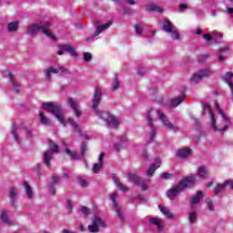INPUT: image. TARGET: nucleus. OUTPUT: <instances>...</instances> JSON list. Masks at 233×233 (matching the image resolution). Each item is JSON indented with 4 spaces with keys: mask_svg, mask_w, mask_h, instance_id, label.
Instances as JSON below:
<instances>
[{
    "mask_svg": "<svg viewBox=\"0 0 233 233\" xmlns=\"http://www.w3.org/2000/svg\"><path fill=\"white\" fill-rule=\"evenodd\" d=\"M103 159H105V154L104 153H101L99 155V164L100 165H103Z\"/></svg>",
    "mask_w": 233,
    "mask_h": 233,
    "instance_id": "680f3d73",
    "label": "nucleus"
},
{
    "mask_svg": "<svg viewBox=\"0 0 233 233\" xmlns=\"http://www.w3.org/2000/svg\"><path fill=\"white\" fill-rule=\"evenodd\" d=\"M77 181L82 188H86V187H88V182L85 178H83V177H78Z\"/></svg>",
    "mask_w": 233,
    "mask_h": 233,
    "instance_id": "58836bf2",
    "label": "nucleus"
},
{
    "mask_svg": "<svg viewBox=\"0 0 233 233\" xmlns=\"http://www.w3.org/2000/svg\"><path fill=\"white\" fill-rule=\"evenodd\" d=\"M67 210L68 212H72V209L74 208V206L72 205V200H67Z\"/></svg>",
    "mask_w": 233,
    "mask_h": 233,
    "instance_id": "4d7b16f0",
    "label": "nucleus"
},
{
    "mask_svg": "<svg viewBox=\"0 0 233 233\" xmlns=\"http://www.w3.org/2000/svg\"><path fill=\"white\" fill-rule=\"evenodd\" d=\"M95 26H96V30L95 31L93 37H97L101 32H105V30H107L109 26H112V21H109L106 24L97 25V22H96Z\"/></svg>",
    "mask_w": 233,
    "mask_h": 233,
    "instance_id": "ddd939ff",
    "label": "nucleus"
},
{
    "mask_svg": "<svg viewBox=\"0 0 233 233\" xmlns=\"http://www.w3.org/2000/svg\"><path fill=\"white\" fill-rule=\"evenodd\" d=\"M161 167V158H157L154 164H151L149 168L147 171V175L149 177H152L154 176V173L157 168Z\"/></svg>",
    "mask_w": 233,
    "mask_h": 233,
    "instance_id": "4468645a",
    "label": "nucleus"
},
{
    "mask_svg": "<svg viewBox=\"0 0 233 233\" xmlns=\"http://www.w3.org/2000/svg\"><path fill=\"white\" fill-rule=\"evenodd\" d=\"M39 117H40V122L43 125H46V127H48V125H50V120H48V117L45 116V113L39 112Z\"/></svg>",
    "mask_w": 233,
    "mask_h": 233,
    "instance_id": "2f4dec72",
    "label": "nucleus"
},
{
    "mask_svg": "<svg viewBox=\"0 0 233 233\" xmlns=\"http://www.w3.org/2000/svg\"><path fill=\"white\" fill-rule=\"evenodd\" d=\"M158 208H159L160 212H162L166 216V218H167L168 219H174V214L172 212H170V210H168V208H167L161 205L158 206Z\"/></svg>",
    "mask_w": 233,
    "mask_h": 233,
    "instance_id": "a878e982",
    "label": "nucleus"
},
{
    "mask_svg": "<svg viewBox=\"0 0 233 233\" xmlns=\"http://www.w3.org/2000/svg\"><path fill=\"white\" fill-rule=\"evenodd\" d=\"M49 148L52 150V152H56V154L59 152V146L56 144L54 141L49 140Z\"/></svg>",
    "mask_w": 233,
    "mask_h": 233,
    "instance_id": "72a5a7b5",
    "label": "nucleus"
},
{
    "mask_svg": "<svg viewBox=\"0 0 233 233\" xmlns=\"http://www.w3.org/2000/svg\"><path fill=\"white\" fill-rule=\"evenodd\" d=\"M227 185H230L232 190H233V183H230V181L226 180L223 184H218L213 190V194L215 196H218V194H220V192H223L225 188H227Z\"/></svg>",
    "mask_w": 233,
    "mask_h": 233,
    "instance_id": "2eb2a0df",
    "label": "nucleus"
},
{
    "mask_svg": "<svg viewBox=\"0 0 233 233\" xmlns=\"http://www.w3.org/2000/svg\"><path fill=\"white\" fill-rule=\"evenodd\" d=\"M206 108L208 110V114L210 116L211 127L213 130H218V132L223 133L228 129V127H230V118L225 115L223 109L219 107V104H216L217 112L218 116H221L222 117V123L218 124V126H216V117L214 116V112L212 111V108H210V106H206Z\"/></svg>",
    "mask_w": 233,
    "mask_h": 233,
    "instance_id": "f03ea898",
    "label": "nucleus"
},
{
    "mask_svg": "<svg viewBox=\"0 0 233 233\" xmlns=\"http://www.w3.org/2000/svg\"><path fill=\"white\" fill-rule=\"evenodd\" d=\"M23 187L25 189L27 198H29V199H32V198H34V191L32 190V187H30V185H28V182L26 181L23 182Z\"/></svg>",
    "mask_w": 233,
    "mask_h": 233,
    "instance_id": "cd10ccee",
    "label": "nucleus"
},
{
    "mask_svg": "<svg viewBox=\"0 0 233 233\" xmlns=\"http://www.w3.org/2000/svg\"><path fill=\"white\" fill-rule=\"evenodd\" d=\"M224 50H228V47H226L224 49H220L218 53V61H220L221 63H223V61H225V56H223V51Z\"/></svg>",
    "mask_w": 233,
    "mask_h": 233,
    "instance_id": "79ce46f5",
    "label": "nucleus"
},
{
    "mask_svg": "<svg viewBox=\"0 0 233 233\" xmlns=\"http://www.w3.org/2000/svg\"><path fill=\"white\" fill-rule=\"evenodd\" d=\"M143 157H145L146 159H148V153L147 151H144L142 154Z\"/></svg>",
    "mask_w": 233,
    "mask_h": 233,
    "instance_id": "0e129e2a",
    "label": "nucleus"
},
{
    "mask_svg": "<svg viewBox=\"0 0 233 233\" xmlns=\"http://www.w3.org/2000/svg\"><path fill=\"white\" fill-rule=\"evenodd\" d=\"M128 5H136V1L134 0H126Z\"/></svg>",
    "mask_w": 233,
    "mask_h": 233,
    "instance_id": "69168bd1",
    "label": "nucleus"
},
{
    "mask_svg": "<svg viewBox=\"0 0 233 233\" xmlns=\"http://www.w3.org/2000/svg\"><path fill=\"white\" fill-rule=\"evenodd\" d=\"M203 191H197V194L194 195L189 201L191 207H194V205H198V203H199V201L203 199Z\"/></svg>",
    "mask_w": 233,
    "mask_h": 233,
    "instance_id": "aec40b11",
    "label": "nucleus"
},
{
    "mask_svg": "<svg viewBox=\"0 0 233 233\" xmlns=\"http://www.w3.org/2000/svg\"><path fill=\"white\" fill-rule=\"evenodd\" d=\"M106 123L111 127V128H117V127H119V120L114 115L108 116Z\"/></svg>",
    "mask_w": 233,
    "mask_h": 233,
    "instance_id": "f3484780",
    "label": "nucleus"
},
{
    "mask_svg": "<svg viewBox=\"0 0 233 233\" xmlns=\"http://www.w3.org/2000/svg\"><path fill=\"white\" fill-rule=\"evenodd\" d=\"M17 26H19V23L11 22L7 25V30L8 32H15V30H17Z\"/></svg>",
    "mask_w": 233,
    "mask_h": 233,
    "instance_id": "473e14b6",
    "label": "nucleus"
},
{
    "mask_svg": "<svg viewBox=\"0 0 233 233\" xmlns=\"http://www.w3.org/2000/svg\"><path fill=\"white\" fill-rule=\"evenodd\" d=\"M205 61H207V56L202 55L198 57V63H205Z\"/></svg>",
    "mask_w": 233,
    "mask_h": 233,
    "instance_id": "bf43d9fd",
    "label": "nucleus"
},
{
    "mask_svg": "<svg viewBox=\"0 0 233 233\" xmlns=\"http://www.w3.org/2000/svg\"><path fill=\"white\" fill-rule=\"evenodd\" d=\"M194 183H196V177H185L178 182L177 185L167 190L166 196L168 198V199L174 200L177 196H179L180 192H183V190L188 187V185H194Z\"/></svg>",
    "mask_w": 233,
    "mask_h": 233,
    "instance_id": "7ed1b4c3",
    "label": "nucleus"
},
{
    "mask_svg": "<svg viewBox=\"0 0 233 233\" xmlns=\"http://www.w3.org/2000/svg\"><path fill=\"white\" fill-rule=\"evenodd\" d=\"M51 26L52 25L50 24V22H46L45 25L33 24L28 26L27 34H29V35H34L37 32H41L44 35H46L47 37H50L51 39L56 41L57 37L56 36V35L52 34V31H50Z\"/></svg>",
    "mask_w": 233,
    "mask_h": 233,
    "instance_id": "20e7f679",
    "label": "nucleus"
},
{
    "mask_svg": "<svg viewBox=\"0 0 233 233\" xmlns=\"http://www.w3.org/2000/svg\"><path fill=\"white\" fill-rule=\"evenodd\" d=\"M7 76L12 83L13 90H15V92L16 94H19L20 86H19V83H17V81H15V76H14V74H12L10 72L7 74Z\"/></svg>",
    "mask_w": 233,
    "mask_h": 233,
    "instance_id": "4be33fe9",
    "label": "nucleus"
},
{
    "mask_svg": "<svg viewBox=\"0 0 233 233\" xmlns=\"http://www.w3.org/2000/svg\"><path fill=\"white\" fill-rule=\"evenodd\" d=\"M42 108L44 110H46V112H49L50 114H53L55 117H56L57 121L61 123V125H64V127H66V123H69L75 130L78 134H81V129H79V126L77 125V122H76L72 118H68L67 120H65V115H63V110L61 109V106L56 105L52 102H46L42 104Z\"/></svg>",
    "mask_w": 233,
    "mask_h": 233,
    "instance_id": "f257e3e1",
    "label": "nucleus"
},
{
    "mask_svg": "<svg viewBox=\"0 0 233 233\" xmlns=\"http://www.w3.org/2000/svg\"><path fill=\"white\" fill-rule=\"evenodd\" d=\"M177 156L180 159H185V157H188L189 156H192V149L188 147L178 149L177 152Z\"/></svg>",
    "mask_w": 233,
    "mask_h": 233,
    "instance_id": "dca6fc26",
    "label": "nucleus"
},
{
    "mask_svg": "<svg viewBox=\"0 0 233 233\" xmlns=\"http://www.w3.org/2000/svg\"><path fill=\"white\" fill-rule=\"evenodd\" d=\"M111 201L113 202V205L116 208V214H118V218L121 221V223H125V216H123V213L121 212V208L117 204V195L116 193H112L110 195Z\"/></svg>",
    "mask_w": 233,
    "mask_h": 233,
    "instance_id": "1a4fd4ad",
    "label": "nucleus"
},
{
    "mask_svg": "<svg viewBox=\"0 0 233 233\" xmlns=\"http://www.w3.org/2000/svg\"><path fill=\"white\" fill-rule=\"evenodd\" d=\"M79 151H80V154H81L83 159H86V152H88V145H86V143H85V142H82Z\"/></svg>",
    "mask_w": 233,
    "mask_h": 233,
    "instance_id": "c85d7f7f",
    "label": "nucleus"
},
{
    "mask_svg": "<svg viewBox=\"0 0 233 233\" xmlns=\"http://www.w3.org/2000/svg\"><path fill=\"white\" fill-rule=\"evenodd\" d=\"M105 222L99 217H95L92 222V225L88 226V230L91 233H97L101 228H105Z\"/></svg>",
    "mask_w": 233,
    "mask_h": 233,
    "instance_id": "423d86ee",
    "label": "nucleus"
},
{
    "mask_svg": "<svg viewBox=\"0 0 233 233\" xmlns=\"http://www.w3.org/2000/svg\"><path fill=\"white\" fill-rule=\"evenodd\" d=\"M137 76H139L140 77H143V71L137 70Z\"/></svg>",
    "mask_w": 233,
    "mask_h": 233,
    "instance_id": "774afa93",
    "label": "nucleus"
},
{
    "mask_svg": "<svg viewBox=\"0 0 233 233\" xmlns=\"http://www.w3.org/2000/svg\"><path fill=\"white\" fill-rule=\"evenodd\" d=\"M121 148H123V146L121 144H115V150L116 152H119V150H121Z\"/></svg>",
    "mask_w": 233,
    "mask_h": 233,
    "instance_id": "052dcab7",
    "label": "nucleus"
},
{
    "mask_svg": "<svg viewBox=\"0 0 233 233\" xmlns=\"http://www.w3.org/2000/svg\"><path fill=\"white\" fill-rule=\"evenodd\" d=\"M12 136L13 137H15V140L19 143L20 139H19V135H17V129L15 128V127H12Z\"/></svg>",
    "mask_w": 233,
    "mask_h": 233,
    "instance_id": "37998d69",
    "label": "nucleus"
},
{
    "mask_svg": "<svg viewBox=\"0 0 233 233\" xmlns=\"http://www.w3.org/2000/svg\"><path fill=\"white\" fill-rule=\"evenodd\" d=\"M101 98H102L101 89H96L92 100V103H93L92 108L93 110H95V114H96V116H99V108H97V106H99L101 103Z\"/></svg>",
    "mask_w": 233,
    "mask_h": 233,
    "instance_id": "6e6552de",
    "label": "nucleus"
},
{
    "mask_svg": "<svg viewBox=\"0 0 233 233\" xmlns=\"http://www.w3.org/2000/svg\"><path fill=\"white\" fill-rule=\"evenodd\" d=\"M178 8L180 12H183V10H188V5H187V4H180Z\"/></svg>",
    "mask_w": 233,
    "mask_h": 233,
    "instance_id": "5fc2aeb1",
    "label": "nucleus"
},
{
    "mask_svg": "<svg viewBox=\"0 0 233 233\" xmlns=\"http://www.w3.org/2000/svg\"><path fill=\"white\" fill-rule=\"evenodd\" d=\"M150 12H157V14H163V12H165V10L163 9V7L157 5H150L148 6Z\"/></svg>",
    "mask_w": 233,
    "mask_h": 233,
    "instance_id": "7c9ffc66",
    "label": "nucleus"
},
{
    "mask_svg": "<svg viewBox=\"0 0 233 233\" xmlns=\"http://www.w3.org/2000/svg\"><path fill=\"white\" fill-rule=\"evenodd\" d=\"M169 34H171L170 37H172L174 41H181V36L177 31H174L173 29Z\"/></svg>",
    "mask_w": 233,
    "mask_h": 233,
    "instance_id": "4c0bfd02",
    "label": "nucleus"
},
{
    "mask_svg": "<svg viewBox=\"0 0 233 233\" xmlns=\"http://www.w3.org/2000/svg\"><path fill=\"white\" fill-rule=\"evenodd\" d=\"M59 183V177L57 175H53L51 177L50 185L56 187V185H58Z\"/></svg>",
    "mask_w": 233,
    "mask_h": 233,
    "instance_id": "a19ab883",
    "label": "nucleus"
},
{
    "mask_svg": "<svg viewBox=\"0 0 233 233\" xmlns=\"http://www.w3.org/2000/svg\"><path fill=\"white\" fill-rule=\"evenodd\" d=\"M206 203H207L210 212H214V204H212V199L207 198Z\"/></svg>",
    "mask_w": 233,
    "mask_h": 233,
    "instance_id": "a18cd8bd",
    "label": "nucleus"
},
{
    "mask_svg": "<svg viewBox=\"0 0 233 233\" xmlns=\"http://www.w3.org/2000/svg\"><path fill=\"white\" fill-rule=\"evenodd\" d=\"M0 219H2L5 225H12V221L8 219V211L6 209H2Z\"/></svg>",
    "mask_w": 233,
    "mask_h": 233,
    "instance_id": "bb28decb",
    "label": "nucleus"
},
{
    "mask_svg": "<svg viewBox=\"0 0 233 233\" xmlns=\"http://www.w3.org/2000/svg\"><path fill=\"white\" fill-rule=\"evenodd\" d=\"M119 89V80L117 79V76H114V81L112 84V90L116 91Z\"/></svg>",
    "mask_w": 233,
    "mask_h": 233,
    "instance_id": "ea45409f",
    "label": "nucleus"
},
{
    "mask_svg": "<svg viewBox=\"0 0 233 233\" xmlns=\"http://www.w3.org/2000/svg\"><path fill=\"white\" fill-rule=\"evenodd\" d=\"M67 54H70L72 57H77V52H76V49L73 46L69 47Z\"/></svg>",
    "mask_w": 233,
    "mask_h": 233,
    "instance_id": "49530a36",
    "label": "nucleus"
},
{
    "mask_svg": "<svg viewBox=\"0 0 233 233\" xmlns=\"http://www.w3.org/2000/svg\"><path fill=\"white\" fill-rule=\"evenodd\" d=\"M210 69H201L198 71V73L193 75L191 76V83L194 85H198L201 79H205V77H208V76H211Z\"/></svg>",
    "mask_w": 233,
    "mask_h": 233,
    "instance_id": "0eeeda50",
    "label": "nucleus"
},
{
    "mask_svg": "<svg viewBox=\"0 0 233 233\" xmlns=\"http://www.w3.org/2000/svg\"><path fill=\"white\" fill-rule=\"evenodd\" d=\"M49 194H51L52 196H56V186L50 185Z\"/></svg>",
    "mask_w": 233,
    "mask_h": 233,
    "instance_id": "13d9d810",
    "label": "nucleus"
},
{
    "mask_svg": "<svg viewBox=\"0 0 233 233\" xmlns=\"http://www.w3.org/2000/svg\"><path fill=\"white\" fill-rule=\"evenodd\" d=\"M84 61H92V54L85 53L84 54Z\"/></svg>",
    "mask_w": 233,
    "mask_h": 233,
    "instance_id": "603ef678",
    "label": "nucleus"
},
{
    "mask_svg": "<svg viewBox=\"0 0 233 233\" xmlns=\"http://www.w3.org/2000/svg\"><path fill=\"white\" fill-rule=\"evenodd\" d=\"M80 210L85 214V216H88L90 214V209L85 206L80 207Z\"/></svg>",
    "mask_w": 233,
    "mask_h": 233,
    "instance_id": "09e8293b",
    "label": "nucleus"
},
{
    "mask_svg": "<svg viewBox=\"0 0 233 233\" xmlns=\"http://www.w3.org/2000/svg\"><path fill=\"white\" fill-rule=\"evenodd\" d=\"M160 28L164 30V32H167V34H170L174 30V25H172V23L170 20L166 19L163 22V25H160Z\"/></svg>",
    "mask_w": 233,
    "mask_h": 233,
    "instance_id": "412c9836",
    "label": "nucleus"
},
{
    "mask_svg": "<svg viewBox=\"0 0 233 233\" xmlns=\"http://www.w3.org/2000/svg\"><path fill=\"white\" fill-rule=\"evenodd\" d=\"M59 50H63L64 52H67L70 50V46L68 45H63V46H58Z\"/></svg>",
    "mask_w": 233,
    "mask_h": 233,
    "instance_id": "3c124183",
    "label": "nucleus"
},
{
    "mask_svg": "<svg viewBox=\"0 0 233 233\" xmlns=\"http://www.w3.org/2000/svg\"><path fill=\"white\" fill-rule=\"evenodd\" d=\"M160 177L162 179H170L171 177H174V175L168 173V172H166V173H163L160 175Z\"/></svg>",
    "mask_w": 233,
    "mask_h": 233,
    "instance_id": "de8ad7c7",
    "label": "nucleus"
},
{
    "mask_svg": "<svg viewBox=\"0 0 233 233\" xmlns=\"http://www.w3.org/2000/svg\"><path fill=\"white\" fill-rule=\"evenodd\" d=\"M66 153L67 154V156H70L71 159H73L74 161H77V153L76 151L66 148Z\"/></svg>",
    "mask_w": 233,
    "mask_h": 233,
    "instance_id": "f704fd0d",
    "label": "nucleus"
},
{
    "mask_svg": "<svg viewBox=\"0 0 233 233\" xmlns=\"http://www.w3.org/2000/svg\"><path fill=\"white\" fill-rule=\"evenodd\" d=\"M198 219V213L196 211H192L191 213H189L188 216V220L189 222L193 225L194 223H196V220Z\"/></svg>",
    "mask_w": 233,
    "mask_h": 233,
    "instance_id": "e433bc0d",
    "label": "nucleus"
},
{
    "mask_svg": "<svg viewBox=\"0 0 233 233\" xmlns=\"http://www.w3.org/2000/svg\"><path fill=\"white\" fill-rule=\"evenodd\" d=\"M139 187H141V190H142L143 192L148 190V185H147V183H145L143 180L140 181Z\"/></svg>",
    "mask_w": 233,
    "mask_h": 233,
    "instance_id": "8fccbe9b",
    "label": "nucleus"
},
{
    "mask_svg": "<svg viewBox=\"0 0 233 233\" xmlns=\"http://www.w3.org/2000/svg\"><path fill=\"white\" fill-rule=\"evenodd\" d=\"M149 222L151 223V225H156L158 230H163V225L161 224V220H159V218H150Z\"/></svg>",
    "mask_w": 233,
    "mask_h": 233,
    "instance_id": "c756f323",
    "label": "nucleus"
},
{
    "mask_svg": "<svg viewBox=\"0 0 233 233\" xmlns=\"http://www.w3.org/2000/svg\"><path fill=\"white\" fill-rule=\"evenodd\" d=\"M128 177H129V181H131V183H134L136 187H139L141 185V181H142L141 177H139L138 175L134 173H129Z\"/></svg>",
    "mask_w": 233,
    "mask_h": 233,
    "instance_id": "5701e85b",
    "label": "nucleus"
},
{
    "mask_svg": "<svg viewBox=\"0 0 233 233\" xmlns=\"http://www.w3.org/2000/svg\"><path fill=\"white\" fill-rule=\"evenodd\" d=\"M146 123L150 128L149 141L147 143V145H150V143L154 141L156 137V126H154V120L152 119V110L147 111L146 115Z\"/></svg>",
    "mask_w": 233,
    "mask_h": 233,
    "instance_id": "39448f33",
    "label": "nucleus"
},
{
    "mask_svg": "<svg viewBox=\"0 0 233 233\" xmlns=\"http://www.w3.org/2000/svg\"><path fill=\"white\" fill-rule=\"evenodd\" d=\"M101 168H103V164H95L92 170H93L94 174H97V173H99Z\"/></svg>",
    "mask_w": 233,
    "mask_h": 233,
    "instance_id": "c03bdc74",
    "label": "nucleus"
},
{
    "mask_svg": "<svg viewBox=\"0 0 233 233\" xmlns=\"http://www.w3.org/2000/svg\"><path fill=\"white\" fill-rule=\"evenodd\" d=\"M157 112L158 117H159L160 121L163 123L164 127H166L167 128H169L170 130H176L177 128L176 126L172 125V123L169 122V120L167 119V116L165 114H163V111L157 110Z\"/></svg>",
    "mask_w": 233,
    "mask_h": 233,
    "instance_id": "9b49d317",
    "label": "nucleus"
},
{
    "mask_svg": "<svg viewBox=\"0 0 233 233\" xmlns=\"http://www.w3.org/2000/svg\"><path fill=\"white\" fill-rule=\"evenodd\" d=\"M52 152L51 151H46L44 152V163L46 167H51L52 164L50 161H52Z\"/></svg>",
    "mask_w": 233,
    "mask_h": 233,
    "instance_id": "b1692460",
    "label": "nucleus"
},
{
    "mask_svg": "<svg viewBox=\"0 0 233 233\" xmlns=\"http://www.w3.org/2000/svg\"><path fill=\"white\" fill-rule=\"evenodd\" d=\"M203 38H204L206 41H208V42L212 41V35H211V34H204V35H203Z\"/></svg>",
    "mask_w": 233,
    "mask_h": 233,
    "instance_id": "6e6d98bb",
    "label": "nucleus"
},
{
    "mask_svg": "<svg viewBox=\"0 0 233 233\" xmlns=\"http://www.w3.org/2000/svg\"><path fill=\"white\" fill-rule=\"evenodd\" d=\"M59 70H60V72H63L64 68L61 67V66L58 67V69L54 68L53 66L47 68L46 70V77L47 81H50V79H52V75H51L52 73L53 74H59Z\"/></svg>",
    "mask_w": 233,
    "mask_h": 233,
    "instance_id": "6ab92c4d",
    "label": "nucleus"
},
{
    "mask_svg": "<svg viewBox=\"0 0 233 233\" xmlns=\"http://www.w3.org/2000/svg\"><path fill=\"white\" fill-rule=\"evenodd\" d=\"M183 101H185V92H183L180 96L171 99V106L176 108L177 106H179Z\"/></svg>",
    "mask_w": 233,
    "mask_h": 233,
    "instance_id": "a211bd4d",
    "label": "nucleus"
},
{
    "mask_svg": "<svg viewBox=\"0 0 233 233\" xmlns=\"http://www.w3.org/2000/svg\"><path fill=\"white\" fill-rule=\"evenodd\" d=\"M67 101H68L69 106L72 108V110H74L75 116L76 117H81V116H83V111L79 109V103H77L76 99L70 98V97L67 98Z\"/></svg>",
    "mask_w": 233,
    "mask_h": 233,
    "instance_id": "9d476101",
    "label": "nucleus"
},
{
    "mask_svg": "<svg viewBox=\"0 0 233 233\" xmlns=\"http://www.w3.org/2000/svg\"><path fill=\"white\" fill-rule=\"evenodd\" d=\"M113 181L117 187L118 190H121L122 192H128V187L119 182V178H117L116 177H113Z\"/></svg>",
    "mask_w": 233,
    "mask_h": 233,
    "instance_id": "393cba45",
    "label": "nucleus"
},
{
    "mask_svg": "<svg viewBox=\"0 0 233 233\" xmlns=\"http://www.w3.org/2000/svg\"><path fill=\"white\" fill-rule=\"evenodd\" d=\"M198 176L199 177H207V167L201 166L198 167Z\"/></svg>",
    "mask_w": 233,
    "mask_h": 233,
    "instance_id": "c9c22d12",
    "label": "nucleus"
},
{
    "mask_svg": "<svg viewBox=\"0 0 233 233\" xmlns=\"http://www.w3.org/2000/svg\"><path fill=\"white\" fill-rule=\"evenodd\" d=\"M197 35H201L203 34V30L201 28L197 29L196 31Z\"/></svg>",
    "mask_w": 233,
    "mask_h": 233,
    "instance_id": "e2e57ef3",
    "label": "nucleus"
},
{
    "mask_svg": "<svg viewBox=\"0 0 233 233\" xmlns=\"http://www.w3.org/2000/svg\"><path fill=\"white\" fill-rule=\"evenodd\" d=\"M9 202L11 203L12 208H17V188L15 187H11L9 190Z\"/></svg>",
    "mask_w": 233,
    "mask_h": 233,
    "instance_id": "f8f14e48",
    "label": "nucleus"
},
{
    "mask_svg": "<svg viewBox=\"0 0 233 233\" xmlns=\"http://www.w3.org/2000/svg\"><path fill=\"white\" fill-rule=\"evenodd\" d=\"M63 233H76L70 229H63Z\"/></svg>",
    "mask_w": 233,
    "mask_h": 233,
    "instance_id": "338daca9",
    "label": "nucleus"
},
{
    "mask_svg": "<svg viewBox=\"0 0 233 233\" xmlns=\"http://www.w3.org/2000/svg\"><path fill=\"white\" fill-rule=\"evenodd\" d=\"M136 34L141 35L143 34V27H141L139 25H135Z\"/></svg>",
    "mask_w": 233,
    "mask_h": 233,
    "instance_id": "864d4df0",
    "label": "nucleus"
}]
</instances>
